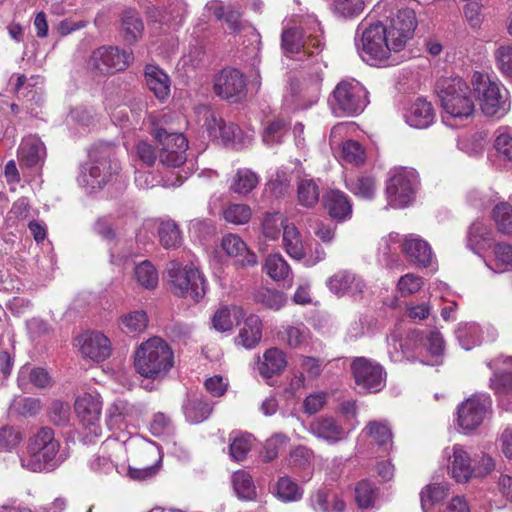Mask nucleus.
<instances>
[{
    "label": "nucleus",
    "instance_id": "20e7f679",
    "mask_svg": "<svg viewBox=\"0 0 512 512\" xmlns=\"http://www.w3.org/2000/svg\"><path fill=\"white\" fill-rule=\"evenodd\" d=\"M60 443L54 431L42 427L32 434L27 443L25 455L21 457V465L32 472L50 471L59 464L57 457Z\"/></svg>",
    "mask_w": 512,
    "mask_h": 512
},
{
    "label": "nucleus",
    "instance_id": "69168bd1",
    "mask_svg": "<svg viewBox=\"0 0 512 512\" xmlns=\"http://www.w3.org/2000/svg\"><path fill=\"white\" fill-rule=\"evenodd\" d=\"M495 266L492 269L495 272H504L512 269V245L498 243L494 247Z\"/></svg>",
    "mask_w": 512,
    "mask_h": 512
},
{
    "label": "nucleus",
    "instance_id": "a19ab883",
    "mask_svg": "<svg viewBox=\"0 0 512 512\" xmlns=\"http://www.w3.org/2000/svg\"><path fill=\"white\" fill-rule=\"evenodd\" d=\"M158 236L165 249L177 248L182 244V234L178 225L172 220H163L158 227Z\"/></svg>",
    "mask_w": 512,
    "mask_h": 512
},
{
    "label": "nucleus",
    "instance_id": "393cba45",
    "mask_svg": "<svg viewBox=\"0 0 512 512\" xmlns=\"http://www.w3.org/2000/svg\"><path fill=\"white\" fill-rule=\"evenodd\" d=\"M225 253L237 259L241 265H254L256 256L248 250L246 243L237 234H227L221 241Z\"/></svg>",
    "mask_w": 512,
    "mask_h": 512
},
{
    "label": "nucleus",
    "instance_id": "a18cd8bd",
    "mask_svg": "<svg viewBox=\"0 0 512 512\" xmlns=\"http://www.w3.org/2000/svg\"><path fill=\"white\" fill-rule=\"evenodd\" d=\"M232 484L235 493L240 499L252 500L256 496V487L249 473L243 470L232 475Z\"/></svg>",
    "mask_w": 512,
    "mask_h": 512
},
{
    "label": "nucleus",
    "instance_id": "cd10ccee",
    "mask_svg": "<svg viewBox=\"0 0 512 512\" xmlns=\"http://www.w3.org/2000/svg\"><path fill=\"white\" fill-rule=\"evenodd\" d=\"M329 215L339 221L346 220L352 214V205L345 193L332 190L324 198Z\"/></svg>",
    "mask_w": 512,
    "mask_h": 512
},
{
    "label": "nucleus",
    "instance_id": "bf43d9fd",
    "mask_svg": "<svg viewBox=\"0 0 512 512\" xmlns=\"http://www.w3.org/2000/svg\"><path fill=\"white\" fill-rule=\"evenodd\" d=\"M135 278L146 289H154L158 285V272L149 261H143L136 266Z\"/></svg>",
    "mask_w": 512,
    "mask_h": 512
},
{
    "label": "nucleus",
    "instance_id": "3c124183",
    "mask_svg": "<svg viewBox=\"0 0 512 512\" xmlns=\"http://www.w3.org/2000/svg\"><path fill=\"white\" fill-rule=\"evenodd\" d=\"M226 222L234 225H244L249 222L252 217V209L244 203H234L228 205L222 212Z\"/></svg>",
    "mask_w": 512,
    "mask_h": 512
},
{
    "label": "nucleus",
    "instance_id": "1a4fd4ad",
    "mask_svg": "<svg viewBox=\"0 0 512 512\" xmlns=\"http://www.w3.org/2000/svg\"><path fill=\"white\" fill-rule=\"evenodd\" d=\"M418 185V175L411 168H395L390 172L386 185L388 205L392 208L408 206L415 196Z\"/></svg>",
    "mask_w": 512,
    "mask_h": 512
},
{
    "label": "nucleus",
    "instance_id": "39448f33",
    "mask_svg": "<svg viewBox=\"0 0 512 512\" xmlns=\"http://www.w3.org/2000/svg\"><path fill=\"white\" fill-rule=\"evenodd\" d=\"M440 105L446 115L455 120H466L475 111L469 85L460 77L445 78L437 82Z\"/></svg>",
    "mask_w": 512,
    "mask_h": 512
},
{
    "label": "nucleus",
    "instance_id": "c03bdc74",
    "mask_svg": "<svg viewBox=\"0 0 512 512\" xmlns=\"http://www.w3.org/2000/svg\"><path fill=\"white\" fill-rule=\"evenodd\" d=\"M148 325V317L143 310L129 312L120 318V328L126 334H140Z\"/></svg>",
    "mask_w": 512,
    "mask_h": 512
},
{
    "label": "nucleus",
    "instance_id": "680f3d73",
    "mask_svg": "<svg viewBox=\"0 0 512 512\" xmlns=\"http://www.w3.org/2000/svg\"><path fill=\"white\" fill-rule=\"evenodd\" d=\"M196 115L198 121L202 123V125L206 128L210 137L215 135L218 127H220L224 122L223 119L213 109L206 105L198 106L196 108Z\"/></svg>",
    "mask_w": 512,
    "mask_h": 512
},
{
    "label": "nucleus",
    "instance_id": "de8ad7c7",
    "mask_svg": "<svg viewBox=\"0 0 512 512\" xmlns=\"http://www.w3.org/2000/svg\"><path fill=\"white\" fill-rule=\"evenodd\" d=\"M403 237L398 233L392 232L387 236L381 238L378 247L379 257H382L387 266L394 262L393 256H396L398 251L401 250Z\"/></svg>",
    "mask_w": 512,
    "mask_h": 512
},
{
    "label": "nucleus",
    "instance_id": "864d4df0",
    "mask_svg": "<svg viewBox=\"0 0 512 512\" xmlns=\"http://www.w3.org/2000/svg\"><path fill=\"white\" fill-rule=\"evenodd\" d=\"M254 301L266 308L277 311L285 305L286 297L280 291L260 288L254 293Z\"/></svg>",
    "mask_w": 512,
    "mask_h": 512
},
{
    "label": "nucleus",
    "instance_id": "ea45409f",
    "mask_svg": "<svg viewBox=\"0 0 512 512\" xmlns=\"http://www.w3.org/2000/svg\"><path fill=\"white\" fill-rule=\"evenodd\" d=\"M136 410L133 405L125 400L114 401L107 409V422L111 428H120L122 423L132 417Z\"/></svg>",
    "mask_w": 512,
    "mask_h": 512
},
{
    "label": "nucleus",
    "instance_id": "5701e85b",
    "mask_svg": "<svg viewBox=\"0 0 512 512\" xmlns=\"http://www.w3.org/2000/svg\"><path fill=\"white\" fill-rule=\"evenodd\" d=\"M45 156V146L39 138L29 136L22 140L18 149V159L22 165L27 167L41 165Z\"/></svg>",
    "mask_w": 512,
    "mask_h": 512
},
{
    "label": "nucleus",
    "instance_id": "423d86ee",
    "mask_svg": "<svg viewBox=\"0 0 512 512\" xmlns=\"http://www.w3.org/2000/svg\"><path fill=\"white\" fill-rule=\"evenodd\" d=\"M114 154L111 145L95 149L91 153V161L81 168L77 177L78 184L89 191H95L110 182L120 170Z\"/></svg>",
    "mask_w": 512,
    "mask_h": 512
},
{
    "label": "nucleus",
    "instance_id": "603ef678",
    "mask_svg": "<svg viewBox=\"0 0 512 512\" xmlns=\"http://www.w3.org/2000/svg\"><path fill=\"white\" fill-rule=\"evenodd\" d=\"M186 419L191 423H200L211 414L212 407L200 399L188 400L183 406Z\"/></svg>",
    "mask_w": 512,
    "mask_h": 512
},
{
    "label": "nucleus",
    "instance_id": "37998d69",
    "mask_svg": "<svg viewBox=\"0 0 512 512\" xmlns=\"http://www.w3.org/2000/svg\"><path fill=\"white\" fill-rule=\"evenodd\" d=\"M123 446L121 444L116 443L115 447L112 449L111 453L106 454L105 448L102 449L101 452L94 455L89 461V467L92 471L100 474H110L114 470L118 472V466L115 463V460L112 458L113 453L115 451H122Z\"/></svg>",
    "mask_w": 512,
    "mask_h": 512
},
{
    "label": "nucleus",
    "instance_id": "0eeeda50",
    "mask_svg": "<svg viewBox=\"0 0 512 512\" xmlns=\"http://www.w3.org/2000/svg\"><path fill=\"white\" fill-rule=\"evenodd\" d=\"M471 83L486 116L503 117L510 111L509 92L500 82L491 80L487 74L474 72Z\"/></svg>",
    "mask_w": 512,
    "mask_h": 512
},
{
    "label": "nucleus",
    "instance_id": "dca6fc26",
    "mask_svg": "<svg viewBox=\"0 0 512 512\" xmlns=\"http://www.w3.org/2000/svg\"><path fill=\"white\" fill-rule=\"evenodd\" d=\"M356 384L370 392H378L385 385V373L382 367L365 357H358L351 365Z\"/></svg>",
    "mask_w": 512,
    "mask_h": 512
},
{
    "label": "nucleus",
    "instance_id": "5fc2aeb1",
    "mask_svg": "<svg viewBox=\"0 0 512 512\" xmlns=\"http://www.w3.org/2000/svg\"><path fill=\"white\" fill-rule=\"evenodd\" d=\"M231 441L229 447L231 458L236 461L244 460L252 447V436L248 433H233Z\"/></svg>",
    "mask_w": 512,
    "mask_h": 512
},
{
    "label": "nucleus",
    "instance_id": "6e6d98bb",
    "mask_svg": "<svg viewBox=\"0 0 512 512\" xmlns=\"http://www.w3.org/2000/svg\"><path fill=\"white\" fill-rule=\"evenodd\" d=\"M287 132V123L282 118L268 121L264 127L262 138L266 145L272 146L281 143Z\"/></svg>",
    "mask_w": 512,
    "mask_h": 512
},
{
    "label": "nucleus",
    "instance_id": "8fccbe9b",
    "mask_svg": "<svg viewBox=\"0 0 512 512\" xmlns=\"http://www.w3.org/2000/svg\"><path fill=\"white\" fill-rule=\"evenodd\" d=\"M282 329L279 332L280 339L293 349L299 348L309 335V330L303 323L283 326Z\"/></svg>",
    "mask_w": 512,
    "mask_h": 512
},
{
    "label": "nucleus",
    "instance_id": "09e8293b",
    "mask_svg": "<svg viewBox=\"0 0 512 512\" xmlns=\"http://www.w3.org/2000/svg\"><path fill=\"white\" fill-rule=\"evenodd\" d=\"M124 38L128 43H134L142 34L143 23L135 11H125L121 19Z\"/></svg>",
    "mask_w": 512,
    "mask_h": 512
},
{
    "label": "nucleus",
    "instance_id": "58836bf2",
    "mask_svg": "<svg viewBox=\"0 0 512 512\" xmlns=\"http://www.w3.org/2000/svg\"><path fill=\"white\" fill-rule=\"evenodd\" d=\"M347 188L356 196L372 199L377 191L376 181L372 176L359 175L346 180Z\"/></svg>",
    "mask_w": 512,
    "mask_h": 512
},
{
    "label": "nucleus",
    "instance_id": "f3484780",
    "mask_svg": "<svg viewBox=\"0 0 512 512\" xmlns=\"http://www.w3.org/2000/svg\"><path fill=\"white\" fill-rule=\"evenodd\" d=\"M443 458L447 461V470L453 479L466 483L473 477V460L469 451L461 444L448 446L443 450Z\"/></svg>",
    "mask_w": 512,
    "mask_h": 512
},
{
    "label": "nucleus",
    "instance_id": "052dcab7",
    "mask_svg": "<svg viewBox=\"0 0 512 512\" xmlns=\"http://www.w3.org/2000/svg\"><path fill=\"white\" fill-rule=\"evenodd\" d=\"M498 230L504 234H512V206L500 203L495 206L492 213Z\"/></svg>",
    "mask_w": 512,
    "mask_h": 512
},
{
    "label": "nucleus",
    "instance_id": "6ab92c4d",
    "mask_svg": "<svg viewBox=\"0 0 512 512\" xmlns=\"http://www.w3.org/2000/svg\"><path fill=\"white\" fill-rule=\"evenodd\" d=\"M329 290L338 295H350L353 297L363 294L366 285L363 279L349 270H340L327 280Z\"/></svg>",
    "mask_w": 512,
    "mask_h": 512
},
{
    "label": "nucleus",
    "instance_id": "7c9ffc66",
    "mask_svg": "<svg viewBox=\"0 0 512 512\" xmlns=\"http://www.w3.org/2000/svg\"><path fill=\"white\" fill-rule=\"evenodd\" d=\"M492 230L481 221H475L469 228L467 246L473 252L490 248L492 245Z\"/></svg>",
    "mask_w": 512,
    "mask_h": 512
},
{
    "label": "nucleus",
    "instance_id": "79ce46f5",
    "mask_svg": "<svg viewBox=\"0 0 512 512\" xmlns=\"http://www.w3.org/2000/svg\"><path fill=\"white\" fill-rule=\"evenodd\" d=\"M244 315L242 308L223 307L219 309L212 318V324L215 330L219 332H226L232 329L235 321Z\"/></svg>",
    "mask_w": 512,
    "mask_h": 512
},
{
    "label": "nucleus",
    "instance_id": "e433bc0d",
    "mask_svg": "<svg viewBox=\"0 0 512 512\" xmlns=\"http://www.w3.org/2000/svg\"><path fill=\"white\" fill-rule=\"evenodd\" d=\"M455 334L460 345L465 350H470L480 345L483 339L482 328L474 322L459 324Z\"/></svg>",
    "mask_w": 512,
    "mask_h": 512
},
{
    "label": "nucleus",
    "instance_id": "774afa93",
    "mask_svg": "<svg viewBox=\"0 0 512 512\" xmlns=\"http://www.w3.org/2000/svg\"><path fill=\"white\" fill-rule=\"evenodd\" d=\"M496 65L499 71L508 78H512V44L501 45L495 51Z\"/></svg>",
    "mask_w": 512,
    "mask_h": 512
},
{
    "label": "nucleus",
    "instance_id": "2eb2a0df",
    "mask_svg": "<svg viewBox=\"0 0 512 512\" xmlns=\"http://www.w3.org/2000/svg\"><path fill=\"white\" fill-rule=\"evenodd\" d=\"M215 93L232 103L243 100L246 96V80L237 69L225 68L215 78Z\"/></svg>",
    "mask_w": 512,
    "mask_h": 512
},
{
    "label": "nucleus",
    "instance_id": "e2e57ef3",
    "mask_svg": "<svg viewBox=\"0 0 512 512\" xmlns=\"http://www.w3.org/2000/svg\"><path fill=\"white\" fill-rule=\"evenodd\" d=\"M287 223L286 219H284L278 213H267L262 221V231L266 238L270 240H275L279 237L281 229L283 230V226Z\"/></svg>",
    "mask_w": 512,
    "mask_h": 512
},
{
    "label": "nucleus",
    "instance_id": "c756f323",
    "mask_svg": "<svg viewBox=\"0 0 512 512\" xmlns=\"http://www.w3.org/2000/svg\"><path fill=\"white\" fill-rule=\"evenodd\" d=\"M262 337V322L257 315H249L243 327L240 329L236 341L239 345L251 349L254 348Z\"/></svg>",
    "mask_w": 512,
    "mask_h": 512
},
{
    "label": "nucleus",
    "instance_id": "ddd939ff",
    "mask_svg": "<svg viewBox=\"0 0 512 512\" xmlns=\"http://www.w3.org/2000/svg\"><path fill=\"white\" fill-rule=\"evenodd\" d=\"M489 368L495 369L490 379V387L497 395L500 404L506 409H512V357H499L488 363Z\"/></svg>",
    "mask_w": 512,
    "mask_h": 512
},
{
    "label": "nucleus",
    "instance_id": "f8f14e48",
    "mask_svg": "<svg viewBox=\"0 0 512 512\" xmlns=\"http://www.w3.org/2000/svg\"><path fill=\"white\" fill-rule=\"evenodd\" d=\"M492 401L488 394L478 393L462 402L457 411V422L463 430H474L480 426L491 410Z\"/></svg>",
    "mask_w": 512,
    "mask_h": 512
},
{
    "label": "nucleus",
    "instance_id": "13d9d810",
    "mask_svg": "<svg viewBox=\"0 0 512 512\" xmlns=\"http://www.w3.org/2000/svg\"><path fill=\"white\" fill-rule=\"evenodd\" d=\"M149 119L152 125L154 138H159L164 137L166 134H170V132H176L173 128V122L175 119H179V116L174 113H162L158 115H150Z\"/></svg>",
    "mask_w": 512,
    "mask_h": 512
},
{
    "label": "nucleus",
    "instance_id": "4468645a",
    "mask_svg": "<svg viewBox=\"0 0 512 512\" xmlns=\"http://www.w3.org/2000/svg\"><path fill=\"white\" fill-rule=\"evenodd\" d=\"M132 59L130 51L102 46L93 51L89 65L101 74H108L126 69Z\"/></svg>",
    "mask_w": 512,
    "mask_h": 512
},
{
    "label": "nucleus",
    "instance_id": "412c9836",
    "mask_svg": "<svg viewBox=\"0 0 512 512\" xmlns=\"http://www.w3.org/2000/svg\"><path fill=\"white\" fill-rule=\"evenodd\" d=\"M401 251L407 259L421 267H428L433 260L430 245L419 236L410 234L403 237Z\"/></svg>",
    "mask_w": 512,
    "mask_h": 512
},
{
    "label": "nucleus",
    "instance_id": "c85d7f7f",
    "mask_svg": "<svg viewBox=\"0 0 512 512\" xmlns=\"http://www.w3.org/2000/svg\"><path fill=\"white\" fill-rule=\"evenodd\" d=\"M362 435L371 439L383 453L389 451L392 446V432L389 425L384 421H370L362 430Z\"/></svg>",
    "mask_w": 512,
    "mask_h": 512
},
{
    "label": "nucleus",
    "instance_id": "473e14b6",
    "mask_svg": "<svg viewBox=\"0 0 512 512\" xmlns=\"http://www.w3.org/2000/svg\"><path fill=\"white\" fill-rule=\"evenodd\" d=\"M260 177L249 168L238 169L231 178L230 190L238 195L250 194L259 184Z\"/></svg>",
    "mask_w": 512,
    "mask_h": 512
},
{
    "label": "nucleus",
    "instance_id": "b1692460",
    "mask_svg": "<svg viewBox=\"0 0 512 512\" xmlns=\"http://www.w3.org/2000/svg\"><path fill=\"white\" fill-rule=\"evenodd\" d=\"M434 109L428 101L422 98L416 99L405 113V120L411 127L423 129L434 121Z\"/></svg>",
    "mask_w": 512,
    "mask_h": 512
},
{
    "label": "nucleus",
    "instance_id": "bb28decb",
    "mask_svg": "<svg viewBox=\"0 0 512 512\" xmlns=\"http://www.w3.org/2000/svg\"><path fill=\"white\" fill-rule=\"evenodd\" d=\"M286 366V354L279 348H270L263 354V358L258 364V369L263 377L271 378L280 374Z\"/></svg>",
    "mask_w": 512,
    "mask_h": 512
},
{
    "label": "nucleus",
    "instance_id": "4be33fe9",
    "mask_svg": "<svg viewBox=\"0 0 512 512\" xmlns=\"http://www.w3.org/2000/svg\"><path fill=\"white\" fill-rule=\"evenodd\" d=\"M309 432L328 444H336L346 438L345 429L333 417H318L309 427Z\"/></svg>",
    "mask_w": 512,
    "mask_h": 512
},
{
    "label": "nucleus",
    "instance_id": "aec40b11",
    "mask_svg": "<svg viewBox=\"0 0 512 512\" xmlns=\"http://www.w3.org/2000/svg\"><path fill=\"white\" fill-rule=\"evenodd\" d=\"M83 356L94 361H103L111 354L110 340L100 332H86L78 339Z\"/></svg>",
    "mask_w": 512,
    "mask_h": 512
},
{
    "label": "nucleus",
    "instance_id": "f257e3e1",
    "mask_svg": "<svg viewBox=\"0 0 512 512\" xmlns=\"http://www.w3.org/2000/svg\"><path fill=\"white\" fill-rule=\"evenodd\" d=\"M413 0H381L373 8L375 23L358 25L356 40L363 61L370 65L387 64L392 52L403 50L417 26Z\"/></svg>",
    "mask_w": 512,
    "mask_h": 512
},
{
    "label": "nucleus",
    "instance_id": "f03ea898",
    "mask_svg": "<svg viewBox=\"0 0 512 512\" xmlns=\"http://www.w3.org/2000/svg\"><path fill=\"white\" fill-rule=\"evenodd\" d=\"M321 34L315 31V34H310L306 38L301 28H289L282 32L281 42L282 48L286 53L299 54V60L304 57L311 59L312 71L310 73L311 82V102H317L320 95L321 83L323 80V69L326 64L322 57H319L323 43L321 41Z\"/></svg>",
    "mask_w": 512,
    "mask_h": 512
},
{
    "label": "nucleus",
    "instance_id": "a878e982",
    "mask_svg": "<svg viewBox=\"0 0 512 512\" xmlns=\"http://www.w3.org/2000/svg\"><path fill=\"white\" fill-rule=\"evenodd\" d=\"M145 80L150 91L160 99H166L170 94V79L158 66L147 65L145 67Z\"/></svg>",
    "mask_w": 512,
    "mask_h": 512
},
{
    "label": "nucleus",
    "instance_id": "9b49d317",
    "mask_svg": "<svg viewBox=\"0 0 512 512\" xmlns=\"http://www.w3.org/2000/svg\"><path fill=\"white\" fill-rule=\"evenodd\" d=\"M74 407L88 441L99 437L102 433L100 426L102 401L100 396L98 394L84 393L76 399Z\"/></svg>",
    "mask_w": 512,
    "mask_h": 512
},
{
    "label": "nucleus",
    "instance_id": "4d7b16f0",
    "mask_svg": "<svg viewBox=\"0 0 512 512\" xmlns=\"http://www.w3.org/2000/svg\"><path fill=\"white\" fill-rule=\"evenodd\" d=\"M447 490L444 484H430L423 488L420 494L423 512H428L435 503L444 499L447 496Z\"/></svg>",
    "mask_w": 512,
    "mask_h": 512
},
{
    "label": "nucleus",
    "instance_id": "2f4dec72",
    "mask_svg": "<svg viewBox=\"0 0 512 512\" xmlns=\"http://www.w3.org/2000/svg\"><path fill=\"white\" fill-rule=\"evenodd\" d=\"M282 243L286 253L293 259L301 260L305 257L302 235L294 224L283 226Z\"/></svg>",
    "mask_w": 512,
    "mask_h": 512
},
{
    "label": "nucleus",
    "instance_id": "f704fd0d",
    "mask_svg": "<svg viewBox=\"0 0 512 512\" xmlns=\"http://www.w3.org/2000/svg\"><path fill=\"white\" fill-rule=\"evenodd\" d=\"M142 452L145 456H153L157 457L154 461V463L145 465L143 467H129L128 474L129 476L134 480H146L158 472L159 469V463L161 462V456L159 454V451L156 447L152 446L151 444H145L142 447Z\"/></svg>",
    "mask_w": 512,
    "mask_h": 512
},
{
    "label": "nucleus",
    "instance_id": "7ed1b4c3",
    "mask_svg": "<svg viewBox=\"0 0 512 512\" xmlns=\"http://www.w3.org/2000/svg\"><path fill=\"white\" fill-rule=\"evenodd\" d=\"M173 366V350L160 337L149 338L135 350L134 368L144 378L162 380L168 375Z\"/></svg>",
    "mask_w": 512,
    "mask_h": 512
},
{
    "label": "nucleus",
    "instance_id": "0e129e2a",
    "mask_svg": "<svg viewBox=\"0 0 512 512\" xmlns=\"http://www.w3.org/2000/svg\"><path fill=\"white\" fill-rule=\"evenodd\" d=\"M291 181L292 176L290 173L279 170L275 177L268 182L267 187L276 198H282L289 193Z\"/></svg>",
    "mask_w": 512,
    "mask_h": 512
},
{
    "label": "nucleus",
    "instance_id": "a211bd4d",
    "mask_svg": "<svg viewBox=\"0 0 512 512\" xmlns=\"http://www.w3.org/2000/svg\"><path fill=\"white\" fill-rule=\"evenodd\" d=\"M159 142V161L167 167H180L186 161L188 141L180 132L155 138Z\"/></svg>",
    "mask_w": 512,
    "mask_h": 512
},
{
    "label": "nucleus",
    "instance_id": "9d476101",
    "mask_svg": "<svg viewBox=\"0 0 512 512\" xmlns=\"http://www.w3.org/2000/svg\"><path fill=\"white\" fill-rule=\"evenodd\" d=\"M172 292L182 297L198 301L205 295V280L200 271L193 267H182L176 261L170 262L168 268Z\"/></svg>",
    "mask_w": 512,
    "mask_h": 512
},
{
    "label": "nucleus",
    "instance_id": "49530a36",
    "mask_svg": "<svg viewBox=\"0 0 512 512\" xmlns=\"http://www.w3.org/2000/svg\"><path fill=\"white\" fill-rule=\"evenodd\" d=\"M319 186L313 179H302L297 186L298 203L311 208L319 201Z\"/></svg>",
    "mask_w": 512,
    "mask_h": 512
},
{
    "label": "nucleus",
    "instance_id": "6e6552de",
    "mask_svg": "<svg viewBox=\"0 0 512 512\" xmlns=\"http://www.w3.org/2000/svg\"><path fill=\"white\" fill-rule=\"evenodd\" d=\"M368 92L355 79L340 81L332 91L328 104L335 116H356L363 112L367 104Z\"/></svg>",
    "mask_w": 512,
    "mask_h": 512
},
{
    "label": "nucleus",
    "instance_id": "4c0bfd02",
    "mask_svg": "<svg viewBox=\"0 0 512 512\" xmlns=\"http://www.w3.org/2000/svg\"><path fill=\"white\" fill-rule=\"evenodd\" d=\"M264 270L274 281L292 278V270L280 253L271 254L266 258Z\"/></svg>",
    "mask_w": 512,
    "mask_h": 512
},
{
    "label": "nucleus",
    "instance_id": "72a5a7b5",
    "mask_svg": "<svg viewBox=\"0 0 512 512\" xmlns=\"http://www.w3.org/2000/svg\"><path fill=\"white\" fill-rule=\"evenodd\" d=\"M310 505L315 512H343L345 503L335 493L318 490L310 497Z\"/></svg>",
    "mask_w": 512,
    "mask_h": 512
},
{
    "label": "nucleus",
    "instance_id": "c9c22d12",
    "mask_svg": "<svg viewBox=\"0 0 512 512\" xmlns=\"http://www.w3.org/2000/svg\"><path fill=\"white\" fill-rule=\"evenodd\" d=\"M274 496L282 502H296L303 496L302 488L288 476L280 477L273 487Z\"/></svg>",
    "mask_w": 512,
    "mask_h": 512
},
{
    "label": "nucleus",
    "instance_id": "338daca9",
    "mask_svg": "<svg viewBox=\"0 0 512 512\" xmlns=\"http://www.w3.org/2000/svg\"><path fill=\"white\" fill-rule=\"evenodd\" d=\"M341 157L351 164H361L365 159V151L362 145L354 140H347L342 144Z\"/></svg>",
    "mask_w": 512,
    "mask_h": 512
}]
</instances>
